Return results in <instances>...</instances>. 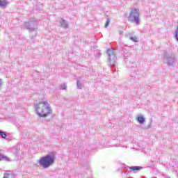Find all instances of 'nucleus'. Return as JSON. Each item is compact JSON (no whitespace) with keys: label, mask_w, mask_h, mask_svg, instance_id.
Segmentation results:
<instances>
[{"label":"nucleus","mask_w":178,"mask_h":178,"mask_svg":"<svg viewBox=\"0 0 178 178\" xmlns=\"http://www.w3.org/2000/svg\"><path fill=\"white\" fill-rule=\"evenodd\" d=\"M35 111L40 118H47L49 115L52 113V108L51 105L47 102H42L35 105Z\"/></svg>","instance_id":"f257e3e1"},{"label":"nucleus","mask_w":178,"mask_h":178,"mask_svg":"<svg viewBox=\"0 0 178 178\" xmlns=\"http://www.w3.org/2000/svg\"><path fill=\"white\" fill-rule=\"evenodd\" d=\"M55 155L54 154H47L44 156H42L38 161L40 166L43 168V169H48L49 166H52L55 163Z\"/></svg>","instance_id":"f03ea898"},{"label":"nucleus","mask_w":178,"mask_h":178,"mask_svg":"<svg viewBox=\"0 0 178 178\" xmlns=\"http://www.w3.org/2000/svg\"><path fill=\"white\" fill-rule=\"evenodd\" d=\"M128 21L131 23H135L136 26H140V11L136 8L131 10L128 17Z\"/></svg>","instance_id":"7ed1b4c3"},{"label":"nucleus","mask_w":178,"mask_h":178,"mask_svg":"<svg viewBox=\"0 0 178 178\" xmlns=\"http://www.w3.org/2000/svg\"><path fill=\"white\" fill-rule=\"evenodd\" d=\"M106 54L108 55L109 65L114 66L116 62V51L113 49H108Z\"/></svg>","instance_id":"20e7f679"},{"label":"nucleus","mask_w":178,"mask_h":178,"mask_svg":"<svg viewBox=\"0 0 178 178\" xmlns=\"http://www.w3.org/2000/svg\"><path fill=\"white\" fill-rule=\"evenodd\" d=\"M25 27L29 31H35L38 29V22L36 20L25 22Z\"/></svg>","instance_id":"39448f33"},{"label":"nucleus","mask_w":178,"mask_h":178,"mask_svg":"<svg viewBox=\"0 0 178 178\" xmlns=\"http://www.w3.org/2000/svg\"><path fill=\"white\" fill-rule=\"evenodd\" d=\"M164 59L166 60L168 66H173L177 58L173 55L168 56V53H164Z\"/></svg>","instance_id":"423d86ee"},{"label":"nucleus","mask_w":178,"mask_h":178,"mask_svg":"<svg viewBox=\"0 0 178 178\" xmlns=\"http://www.w3.org/2000/svg\"><path fill=\"white\" fill-rule=\"evenodd\" d=\"M57 22L63 29H67L69 27V22L63 19V18H60Z\"/></svg>","instance_id":"0eeeda50"},{"label":"nucleus","mask_w":178,"mask_h":178,"mask_svg":"<svg viewBox=\"0 0 178 178\" xmlns=\"http://www.w3.org/2000/svg\"><path fill=\"white\" fill-rule=\"evenodd\" d=\"M122 49L124 51V58H129V56H131V52L129 51L130 47H124Z\"/></svg>","instance_id":"6e6552de"},{"label":"nucleus","mask_w":178,"mask_h":178,"mask_svg":"<svg viewBox=\"0 0 178 178\" xmlns=\"http://www.w3.org/2000/svg\"><path fill=\"white\" fill-rule=\"evenodd\" d=\"M130 172H138L143 169L142 166H132L129 167Z\"/></svg>","instance_id":"1a4fd4ad"},{"label":"nucleus","mask_w":178,"mask_h":178,"mask_svg":"<svg viewBox=\"0 0 178 178\" xmlns=\"http://www.w3.org/2000/svg\"><path fill=\"white\" fill-rule=\"evenodd\" d=\"M136 120L138 122V123H140V124H143L145 122V118L143 116H138L136 118Z\"/></svg>","instance_id":"9d476101"},{"label":"nucleus","mask_w":178,"mask_h":178,"mask_svg":"<svg viewBox=\"0 0 178 178\" xmlns=\"http://www.w3.org/2000/svg\"><path fill=\"white\" fill-rule=\"evenodd\" d=\"M8 2L6 0H0V8H6Z\"/></svg>","instance_id":"9b49d317"},{"label":"nucleus","mask_w":178,"mask_h":178,"mask_svg":"<svg viewBox=\"0 0 178 178\" xmlns=\"http://www.w3.org/2000/svg\"><path fill=\"white\" fill-rule=\"evenodd\" d=\"M76 86L79 90H81V88H83V83H81L79 79L76 80Z\"/></svg>","instance_id":"f8f14e48"},{"label":"nucleus","mask_w":178,"mask_h":178,"mask_svg":"<svg viewBox=\"0 0 178 178\" xmlns=\"http://www.w3.org/2000/svg\"><path fill=\"white\" fill-rule=\"evenodd\" d=\"M0 136L2 138H6L7 137L6 134L2 131H0Z\"/></svg>","instance_id":"ddd939ff"},{"label":"nucleus","mask_w":178,"mask_h":178,"mask_svg":"<svg viewBox=\"0 0 178 178\" xmlns=\"http://www.w3.org/2000/svg\"><path fill=\"white\" fill-rule=\"evenodd\" d=\"M130 40L131 41H134V42H137L138 41V40L137 39V37L134 36V37H130Z\"/></svg>","instance_id":"4468645a"},{"label":"nucleus","mask_w":178,"mask_h":178,"mask_svg":"<svg viewBox=\"0 0 178 178\" xmlns=\"http://www.w3.org/2000/svg\"><path fill=\"white\" fill-rule=\"evenodd\" d=\"M109 23H111V19L109 18H108L106 19V24H105V27H107L108 26H109Z\"/></svg>","instance_id":"2eb2a0df"},{"label":"nucleus","mask_w":178,"mask_h":178,"mask_svg":"<svg viewBox=\"0 0 178 178\" xmlns=\"http://www.w3.org/2000/svg\"><path fill=\"white\" fill-rule=\"evenodd\" d=\"M175 38L177 41L178 42V27L175 30Z\"/></svg>","instance_id":"dca6fc26"},{"label":"nucleus","mask_w":178,"mask_h":178,"mask_svg":"<svg viewBox=\"0 0 178 178\" xmlns=\"http://www.w3.org/2000/svg\"><path fill=\"white\" fill-rule=\"evenodd\" d=\"M66 88H67V86H66V85L65 83L62 84L60 86V90H66Z\"/></svg>","instance_id":"f3484780"},{"label":"nucleus","mask_w":178,"mask_h":178,"mask_svg":"<svg viewBox=\"0 0 178 178\" xmlns=\"http://www.w3.org/2000/svg\"><path fill=\"white\" fill-rule=\"evenodd\" d=\"M9 172H5L3 178H9Z\"/></svg>","instance_id":"a211bd4d"},{"label":"nucleus","mask_w":178,"mask_h":178,"mask_svg":"<svg viewBox=\"0 0 178 178\" xmlns=\"http://www.w3.org/2000/svg\"><path fill=\"white\" fill-rule=\"evenodd\" d=\"M8 176V178H15V174L13 173H10Z\"/></svg>","instance_id":"6ab92c4d"},{"label":"nucleus","mask_w":178,"mask_h":178,"mask_svg":"<svg viewBox=\"0 0 178 178\" xmlns=\"http://www.w3.org/2000/svg\"><path fill=\"white\" fill-rule=\"evenodd\" d=\"M115 147H123L121 144L116 143L114 145Z\"/></svg>","instance_id":"aec40b11"},{"label":"nucleus","mask_w":178,"mask_h":178,"mask_svg":"<svg viewBox=\"0 0 178 178\" xmlns=\"http://www.w3.org/2000/svg\"><path fill=\"white\" fill-rule=\"evenodd\" d=\"M3 158H5V156H3V155L0 154V161H2V159H3Z\"/></svg>","instance_id":"412c9836"},{"label":"nucleus","mask_w":178,"mask_h":178,"mask_svg":"<svg viewBox=\"0 0 178 178\" xmlns=\"http://www.w3.org/2000/svg\"><path fill=\"white\" fill-rule=\"evenodd\" d=\"M149 127H151V125H148V129H149Z\"/></svg>","instance_id":"4be33fe9"},{"label":"nucleus","mask_w":178,"mask_h":178,"mask_svg":"<svg viewBox=\"0 0 178 178\" xmlns=\"http://www.w3.org/2000/svg\"><path fill=\"white\" fill-rule=\"evenodd\" d=\"M122 31H120V34H122Z\"/></svg>","instance_id":"5701e85b"},{"label":"nucleus","mask_w":178,"mask_h":178,"mask_svg":"<svg viewBox=\"0 0 178 178\" xmlns=\"http://www.w3.org/2000/svg\"><path fill=\"white\" fill-rule=\"evenodd\" d=\"M1 81H2V79H0V83H1Z\"/></svg>","instance_id":"b1692460"}]
</instances>
